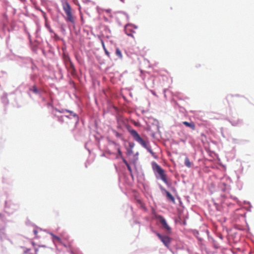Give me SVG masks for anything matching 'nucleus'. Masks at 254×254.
Segmentation results:
<instances>
[{"label": "nucleus", "mask_w": 254, "mask_h": 254, "mask_svg": "<svg viewBox=\"0 0 254 254\" xmlns=\"http://www.w3.org/2000/svg\"><path fill=\"white\" fill-rule=\"evenodd\" d=\"M51 235L53 236V241H54V243H56V242H57L58 243H60L61 239L59 237L55 236V235L53 234V233H51Z\"/></svg>", "instance_id": "nucleus-14"}, {"label": "nucleus", "mask_w": 254, "mask_h": 254, "mask_svg": "<svg viewBox=\"0 0 254 254\" xmlns=\"http://www.w3.org/2000/svg\"><path fill=\"white\" fill-rule=\"evenodd\" d=\"M30 91H31L35 94H38L39 93V90L36 87V86H33L31 88H30Z\"/></svg>", "instance_id": "nucleus-15"}, {"label": "nucleus", "mask_w": 254, "mask_h": 254, "mask_svg": "<svg viewBox=\"0 0 254 254\" xmlns=\"http://www.w3.org/2000/svg\"><path fill=\"white\" fill-rule=\"evenodd\" d=\"M127 34L128 35H130V36H133V35H132V34H128V33H127Z\"/></svg>", "instance_id": "nucleus-27"}, {"label": "nucleus", "mask_w": 254, "mask_h": 254, "mask_svg": "<svg viewBox=\"0 0 254 254\" xmlns=\"http://www.w3.org/2000/svg\"><path fill=\"white\" fill-rule=\"evenodd\" d=\"M37 251H38V250H37V249H36V253H35V254H37Z\"/></svg>", "instance_id": "nucleus-28"}, {"label": "nucleus", "mask_w": 254, "mask_h": 254, "mask_svg": "<svg viewBox=\"0 0 254 254\" xmlns=\"http://www.w3.org/2000/svg\"><path fill=\"white\" fill-rule=\"evenodd\" d=\"M156 235L166 247H168L169 246L171 242V239L169 237L162 236L159 233H157Z\"/></svg>", "instance_id": "nucleus-4"}, {"label": "nucleus", "mask_w": 254, "mask_h": 254, "mask_svg": "<svg viewBox=\"0 0 254 254\" xmlns=\"http://www.w3.org/2000/svg\"><path fill=\"white\" fill-rule=\"evenodd\" d=\"M102 44L103 48L104 50H105V48H106L105 47V43H104V42L103 41H102Z\"/></svg>", "instance_id": "nucleus-24"}, {"label": "nucleus", "mask_w": 254, "mask_h": 254, "mask_svg": "<svg viewBox=\"0 0 254 254\" xmlns=\"http://www.w3.org/2000/svg\"><path fill=\"white\" fill-rule=\"evenodd\" d=\"M136 201L138 203V204L140 205V207L141 209H142L144 210H146V207L145 204L143 203V202L140 199H137V200H136Z\"/></svg>", "instance_id": "nucleus-11"}, {"label": "nucleus", "mask_w": 254, "mask_h": 254, "mask_svg": "<svg viewBox=\"0 0 254 254\" xmlns=\"http://www.w3.org/2000/svg\"><path fill=\"white\" fill-rule=\"evenodd\" d=\"M104 52L105 54L109 57L110 56V53L108 52V51L106 49V48H104Z\"/></svg>", "instance_id": "nucleus-18"}, {"label": "nucleus", "mask_w": 254, "mask_h": 254, "mask_svg": "<svg viewBox=\"0 0 254 254\" xmlns=\"http://www.w3.org/2000/svg\"><path fill=\"white\" fill-rule=\"evenodd\" d=\"M122 159L123 160V162L127 165V164H128L127 160L125 159V158L124 157H122Z\"/></svg>", "instance_id": "nucleus-21"}, {"label": "nucleus", "mask_w": 254, "mask_h": 254, "mask_svg": "<svg viewBox=\"0 0 254 254\" xmlns=\"http://www.w3.org/2000/svg\"><path fill=\"white\" fill-rule=\"evenodd\" d=\"M66 112H69V113H70V114L71 115H72V116H74V117H77L76 115V114H74L73 112H72V111H70L67 110H66Z\"/></svg>", "instance_id": "nucleus-19"}, {"label": "nucleus", "mask_w": 254, "mask_h": 254, "mask_svg": "<svg viewBox=\"0 0 254 254\" xmlns=\"http://www.w3.org/2000/svg\"><path fill=\"white\" fill-rule=\"evenodd\" d=\"M161 190L162 191H164L165 192H166V191H167L165 188H164L163 187H162L161 186Z\"/></svg>", "instance_id": "nucleus-23"}, {"label": "nucleus", "mask_w": 254, "mask_h": 254, "mask_svg": "<svg viewBox=\"0 0 254 254\" xmlns=\"http://www.w3.org/2000/svg\"><path fill=\"white\" fill-rule=\"evenodd\" d=\"M233 97H234V96H228V97H227L228 100V101H231V100H232V98H233Z\"/></svg>", "instance_id": "nucleus-22"}, {"label": "nucleus", "mask_w": 254, "mask_h": 254, "mask_svg": "<svg viewBox=\"0 0 254 254\" xmlns=\"http://www.w3.org/2000/svg\"><path fill=\"white\" fill-rule=\"evenodd\" d=\"M114 132L115 133V134L117 137H120L121 135L118 132H117L116 131H114Z\"/></svg>", "instance_id": "nucleus-20"}, {"label": "nucleus", "mask_w": 254, "mask_h": 254, "mask_svg": "<svg viewBox=\"0 0 254 254\" xmlns=\"http://www.w3.org/2000/svg\"><path fill=\"white\" fill-rule=\"evenodd\" d=\"M63 9L67 16L66 20L70 22L72 24H74L75 19L71 12V8L67 2L63 3Z\"/></svg>", "instance_id": "nucleus-3"}, {"label": "nucleus", "mask_w": 254, "mask_h": 254, "mask_svg": "<svg viewBox=\"0 0 254 254\" xmlns=\"http://www.w3.org/2000/svg\"><path fill=\"white\" fill-rule=\"evenodd\" d=\"M42 231L41 228L39 227H34L33 230V232L35 238H39L40 236H39V233H41Z\"/></svg>", "instance_id": "nucleus-8"}, {"label": "nucleus", "mask_w": 254, "mask_h": 254, "mask_svg": "<svg viewBox=\"0 0 254 254\" xmlns=\"http://www.w3.org/2000/svg\"><path fill=\"white\" fill-rule=\"evenodd\" d=\"M118 156H117V157H120L121 158L123 157V156L122 154V152L121 151V149L120 148H118Z\"/></svg>", "instance_id": "nucleus-16"}, {"label": "nucleus", "mask_w": 254, "mask_h": 254, "mask_svg": "<svg viewBox=\"0 0 254 254\" xmlns=\"http://www.w3.org/2000/svg\"><path fill=\"white\" fill-rule=\"evenodd\" d=\"M70 64H71V66H72L73 65H72V63H70Z\"/></svg>", "instance_id": "nucleus-29"}, {"label": "nucleus", "mask_w": 254, "mask_h": 254, "mask_svg": "<svg viewBox=\"0 0 254 254\" xmlns=\"http://www.w3.org/2000/svg\"><path fill=\"white\" fill-rule=\"evenodd\" d=\"M116 55L118 57V58L122 59L123 58V55L121 50L117 48L116 50Z\"/></svg>", "instance_id": "nucleus-12"}, {"label": "nucleus", "mask_w": 254, "mask_h": 254, "mask_svg": "<svg viewBox=\"0 0 254 254\" xmlns=\"http://www.w3.org/2000/svg\"><path fill=\"white\" fill-rule=\"evenodd\" d=\"M127 130L128 132L131 134L133 137V139L134 140L138 142L142 147L147 148L151 154H152L153 155H154V153L152 151V150L147 147V142L140 137L136 130L132 129V128H131L130 127H127Z\"/></svg>", "instance_id": "nucleus-2"}, {"label": "nucleus", "mask_w": 254, "mask_h": 254, "mask_svg": "<svg viewBox=\"0 0 254 254\" xmlns=\"http://www.w3.org/2000/svg\"><path fill=\"white\" fill-rule=\"evenodd\" d=\"M246 213L243 209H238L235 211V215L239 216L238 219H236V221H245V216Z\"/></svg>", "instance_id": "nucleus-5"}, {"label": "nucleus", "mask_w": 254, "mask_h": 254, "mask_svg": "<svg viewBox=\"0 0 254 254\" xmlns=\"http://www.w3.org/2000/svg\"><path fill=\"white\" fill-rule=\"evenodd\" d=\"M152 215L154 221H156L161 223L166 222L165 219H164L161 215H158L156 213L153 208L152 209Z\"/></svg>", "instance_id": "nucleus-6"}, {"label": "nucleus", "mask_w": 254, "mask_h": 254, "mask_svg": "<svg viewBox=\"0 0 254 254\" xmlns=\"http://www.w3.org/2000/svg\"><path fill=\"white\" fill-rule=\"evenodd\" d=\"M2 100H4L5 101H6V102H7V98H6V97L5 96L4 97L2 98Z\"/></svg>", "instance_id": "nucleus-26"}, {"label": "nucleus", "mask_w": 254, "mask_h": 254, "mask_svg": "<svg viewBox=\"0 0 254 254\" xmlns=\"http://www.w3.org/2000/svg\"><path fill=\"white\" fill-rule=\"evenodd\" d=\"M48 29H49V31H50L51 33H53V30L51 29V28H50V27L48 26Z\"/></svg>", "instance_id": "nucleus-25"}, {"label": "nucleus", "mask_w": 254, "mask_h": 254, "mask_svg": "<svg viewBox=\"0 0 254 254\" xmlns=\"http://www.w3.org/2000/svg\"><path fill=\"white\" fill-rule=\"evenodd\" d=\"M166 196L168 199L171 200L173 202L175 201V198L172 194L168 191H166Z\"/></svg>", "instance_id": "nucleus-10"}, {"label": "nucleus", "mask_w": 254, "mask_h": 254, "mask_svg": "<svg viewBox=\"0 0 254 254\" xmlns=\"http://www.w3.org/2000/svg\"><path fill=\"white\" fill-rule=\"evenodd\" d=\"M126 167H127V170L130 173V174L132 175V169L130 167V166L129 165L128 163L126 165Z\"/></svg>", "instance_id": "nucleus-17"}, {"label": "nucleus", "mask_w": 254, "mask_h": 254, "mask_svg": "<svg viewBox=\"0 0 254 254\" xmlns=\"http://www.w3.org/2000/svg\"><path fill=\"white\" fill-rule=\"evenodd\" d=\"M183 124L185 125L186 127H189L191 130H194L195 129V125L192 122H183Z\"/></svg>", "instance_id": "nucleus-7"}, {"label": "nucleus", "mask_w": 254, "mask_h": 254, "mask_svg": "<svg viewBox=\"0 0 254 254\" xmlns=\"http://www.w3.org/2000/svg\"><path fill=\"white\" fill-rule=\"evenodd\" d=\"M152 169L155 174L158 175V178H160L163 182L167 185H169L168 179L165 171L163 168L157 163L153 162L152 163Z\"/></svg>", "instance_id": "nucleus-1"}, {"label": "nucleus", "mask_w": 254, "mask_h": 254, "mask_svg": "<svg viewBox=\"0 0 254 254\" xmlns=\"http://www.w3.org/2000/svg\"><path fill=\"white\" fill-rule=\"evenodd\" d=\"M161 227L162 228L166 230L168 233H171V228L168 225V223H162Z\"/></svg>", "instance_id": "nucleus-9"}, {"label": "nucleus", "mask_w": 254, "mask_h": 254, "mask_svg": "<svg viewBox=\"0 0 254 254\" xmlns=\"http://www.w3.org/2000/svg\"><path fill=\"white\" fill-rule=\"evenodd\" d=\"M185 165L188 167V168H190V166H191V163L190 162V159H189L188 157H186L185 158Z\"/></svg>", "instance_id": "nucleus-13"}]
</instances>
